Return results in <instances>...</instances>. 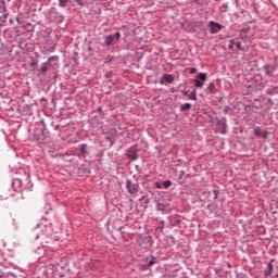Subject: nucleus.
<instances>
[{
	"instance_id": "nucleus-18",
	"label": "nucleus",
	"mask_w": 278,
	"mask_h": 278,
	"mask_svg": "<svg viewBox=\"0 0 278 278\" xmlns=\"http://www.w3.org/2000/svg\"><path fill=\"white\" fill-rule=\"evenodd\" d=\"M190 73H191V74L197 73V68L192 67V68L190 70Z\"/></svg>"
},
{
	"instance_id": "nucleus-3",
	"label": "nucleus",
	"mask_w": 278,
	"mask_h": 278,
	"mask_svg": "<svg viewBox=\"0 0 278 278\" xmlns=\"http://www.w3.org/2000/svg\"><path fill=\"white\" fill-rule=\"evenodd\" d=\"M126 188L129 194H136L138 192V184H134L131 180L126 181Z\"/></svg>"
},
{
	"instance_id": "nucleus-5",
	"label": "nucleus",
	"mask_w": 278,
	"mask_h": 278,
	"mask_svg": "<svg viewBox=\"0 0 278 278\" xmlns=\"http://www.w3.org/2000/svg\"><path fill=\"white\" fill-rule=\"evenodd\" d=\"M175 81V76L172 74H165L161 79V85L164 86V84H173Z\"/></svg>"
},
{
	"instance_id": "nucleus-22",
	"label": "nucleus",
	"mask_w": 278,
	"mask_h": 278,
	"mask_svg": "<svg viewBox=\"0 0 278 278\" xmlns=\"http://www.w3.org/2000/svg\"><path fill=\"white\" fill-rule=\"evenodd\" d=\"M156 188H162V187L160 186V184H156Z\"/></svg>"
},
{
	"instance_id": "nucleus-8",
	"label": "nucleus",
	"mask_w": 278,
	"mask_h": 278,
	"mask_svg": "<svg viewBox=\"0 0 278 278\" xmlns=\"http://www.w3.org/2000/svg\"><path fill=\"white\" fill-rule=\"evenodd\" d=\"M114 40V36H112V35H109V36H106L105 37V45L108 46V47H110V45H112V41Z\"/></svg>"
},
{
	"instance_id": "nucleus-10",
	"label": "nucleus",
	"mask_w": 278,
	"mask_h": 278,
	"mask_svg": "<svg viewBox=\"0 0 278 278\" xmlns=\"http://www.w3.org/2000/svg\"><path fill=\"white\" fill-rule=\"evenodd\" d=\"M188 99H191L192 101H197V90H193L189 96Z\"/></svg>"
},
{
	"instance_id": "nucleus-11",
	"label": "nucleus",
	"mask_w": 278,
	"mask_h": 278,
	"mask_svg": "<svg viewBox=\"0 0 278 278\" xmlns=\"http://www.w3.org/2000/svg\"><path fill=\"white\" fill-rule=\"evenodd\" d=\"M236 45V41L233 39L229 40L228 49L231 51Z\"/></svg>"
},
{
	"instance_id": "nucleus-25",
	"label": "nucleus",
	"mask_w": 278,
	"mask_h": 278,
	"mask_svg": "<svg viewBox=\"0 0 278 278\" xmlns=\"http://www.w3.org/2000/svg\"><path fill=\"white\" fill-rule=\"evenodd\" d=\"M31 66H36V63H31Z\"/></svg>"
},
{
	"instance_id": "nucleus-13",
	"label": "nucleus",
	"mask_w": 278,
	"mask_h": 278,
	"mask_svg": "<svg viewBox=\"0 0 278 278\" xmlns=\"http://www.w3.org/2000/svg\"><path fill=\"white\" fill-rule=\"evenodd\" d=\"M235 46L237 47L238 51H242L244 48H242V43L240 41L235 42Z\"/></svg>"
},
{
	"instance_id": "nucleus-16",
	"label": "nucleus",
	"mask_w": 278,
	"mask_h": 278,
	"mask_svg": "<svg viewBox=\"0 0 278 278\" xmlns=\"http://www.w3.org/2000/svg\"><path fill=\"white\" fill-rule=\"evenodd\" d=\"M129 157H131V160H138V154L136 153L129 154Z\"/></svg>"
},
{
	"instance_id": "nucleus-7",
	"label": "nucleus",
	"mask_w": 278,
	"mask_h": 278,
	"mask_svg": "<svg viewBox=\"0 0 278 278\" xmlns=\"http://www.w3.org/2000/svg\"><path fill=\"white\" fill-rule=\"evenodd\" d=\"M207 90L211 92V94H214V92H216V85H214V83L208 84Z\"/></svg>"
},
{
	"instance_id": "nucleus-26",
	"label": "nucleus",
	"mask_w": 278,
	"mask_h": 278,
	"mask_svg": "<svg viewBox=\"0 0 278 278\" xmlns=\"http://www.w3.org/2000/svg\"><path fill=\"white\" fill-rule=\"evenodd\" d=\"M263 138H266V134L263 135Z\"/></svg>"
},
{
	"instance_id": "nucleus-19",
	"label": "nucleus",
	"mask_w": 278,
	"mask_h": 278,
	"mask_svg": "<svg viewBox=\"0 0 278 278\" xmlns=\"http://www.w3.org/2000/svg\"><path fill=\"white\" fill-rule=\"evenodd\" d=\"M214 194H215L214 199H218V191H214Z\"/></svg>"
},
{
	"instance_id": "nucleus-1",
	"label": "nucleus",
	"mask_w": 278,
	"mask_h": 278,
	"mask_svg": "<svg viewBox=\"0 0 278 278\" xmlns=\"http://www.w3.org/2000/svg\"><path fill=\"white\" fill-rule=\"evenodd\" d=\"M205 81H207V74L200 73L198 76H195V79H194L195 88H203Z\"/></svg>"
},
{
	"instance_id": "nucleus-15",
	"label": "nucleus",
	"mask_w": 278,
	"mask_h": 278,
	"mask_svg": "<svg viewBox=\"0 0 278 278\" xmlns=\"http://www.w3.org/2000/svg\"><path fill=\"white\" fill-rule=\"evenodd\" d=\"M80 151H81V153H83L84 155H86V144H83V146L80 147Z\"/></svg>"
},
{
	"instance_id": "nucleus-14",
	"label": "nucleus",
	"mask_w": 278,
	"mask_h": 278,
	"mask_svg": "<svg viewBox=\"0 0 278 278\" xmlns=\"http://www.w3.org/2000/svg\"><path fill=\"white\" fill-rule=\"evenodd\" d=\"M254 135H255V136H262V129L255 128V129H254Z\"/></svg>"
},
{
	"instance_id": "nucleus-21",
	"label": "nucleus",
	"mask_w": 278,
	"mask_h": 278,
	"mask_svg": "<svg viewBox=\"0 0 278 278\" xmlns=\"http://www.w3.org/2000/svg\"><path fill=\"white\" fill-rule=\"evenodd\" d=\"M65 3H66V2L61 1V2H60V5L64 7V5H65Z\"/></svg>"
},
{
	"instance_id": "nucleus-17",
	"label": "nucleus",
	"mask_w": 278,
	"mask_h": 278,
	"mask_svg": "<svg viewBox=\"0 0 278 278\" xmlns=\"http://www.w3.org/2000/svg\"><path fill=\"white\" fill-rule=\"evenodd\" d=\"M115 38L118 40V38H121V33H116Z\"/></svg>"
},
{
	"instance_id": "nucleus-9",
	"label": "nucleus",
	"mask_w": 278,
	"mask_h": 278,
	"mask_svg": "<svg viewBox=\"0 0 278 278\" xmlns=\"http://www.w3.org/2000/svg\"><path fill=\"white\" fill-rule=\"evenodd\" d=\"M267 271L265 273V275L268 277L269 275H273V263H269L267 265Z\"/></svg>"
},
{
	"instance_id": "nucleus-24",
	"label": "nucleus",
	"mask_w": 278,
	"mask_h": 278,
	"mask_svg": "<svg viewBox=\"0 0 278 278\" xmlns=\"http://www.w3.org/2000/svg\"><path fill=\"white\" fill-rule=\"evenodd\" d=\"M266 75H270V72L267 71V72H266Z\"/></svg>"
},
{
	"instance_id": "nucleus-27",
	"label": "nucleus",
	"mask_w": 278,
	"mask_h": 278,
	"mask_svg": "<svg viewBox=\"0 0 278 278\" xmlns=\"http://www.w3.org/2000/svg\"><path fill=\"white\" fill-rule=\"evenodd\" d=\"M276 277H278V274H276Z\"/></svg>"
},
{
	"instance_id": "nucleus-6",
	"label": "nucleus",
	"mask_w": 278,
	"mask_h": 278,
	"mask_svg": "<svg viewBox=\"0 0 278 278\" xmlns=\"http://www.w3.org/2000/svg\"><path fill=\"white\" fill-rule=\"evenodd\" d=\"M192 108V104L190 103H184L181 106H180V110L181 112H188V110H190Z\"/></svg>"
},
{
	"instance_id": "nucleus-20",
	"label": "nucleus",
	"mask_w": 278,
	"mask_h": 278,
	"mask_svg": "<svg viewBox=\"0 0 278 278\" xmlns=\"http://www.w3.org/2000/svg\"><path fill=\"white\" fill-rule=\"evenodd\" d=\"M153 264H155V262L150 261V262L148 263V266H153Z\"/></svg>"
},
{
	"instance_id": "nucleus-23",
	"label": "nucleus",
	"mask_w": 278,
	"mask_h": 278,
	"mask_svg": "<svg viewBox=\"0 0 278 278\" xmlns=\"http://www.w3.org/2000/svg\"><path fill=\"white\" fill-rule=\"evenodd\" d=\"M241 39L244 40V36H242V34H241Z\"/></svg>"
},
{
	"instance_id": "nucleus-12",
	"label": "nucleus",
	"mask_w": 278,
	"mask_h": 278,
	"mask_svg": "<svg viewBox=\"0 0 278 278\" xmlns=\"http://www.w3.org/2000/svg\"><path fill=\"white\" fill-rule=\"evenodd\" d=\"M164 188H170L173 186V182L170 180H166L163 182Z\"/></svg>"
},
{
	"instance_id": "nucleus-2",
	"label": "nucleus",
	"mask_w": 278,
	"mask_h": 278,
	"mask_svg": "<svg viewBox=\"0 0 278 278\" xmlns=\"http://www.w3.org/2000/svg\"><path fill=\"white\" fill-rule=\"evenodd\" d=\"M208 27H210V34H218V31H220V29H223V25H220L214 21H211L208 23Z\"/></svg>"
},
{
	"instance_id": "nucleus-4",
	"label": "nucleus",
	"mask_w": 278,
	"mask_h": 278,
	"mask_svg": "<svg viewBox=\"0 0 278 278\" xmlns=\"http://www.w3.org/2000/svg\"><path fill=\"white\" fill-rule=\"evenodd\" d=\"M52 60L58 61L59 58H58V56H51V58L48 60V62H46V63H43V64L41 65V73H42L43 75H46V74H47V71H49V67L51 66V61H52Z\"/></svg>"
}]
</instances>
